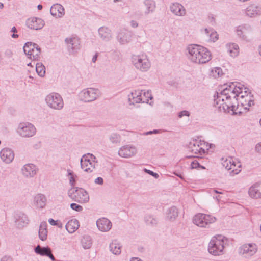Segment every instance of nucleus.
Wrapping results in <instances>:
<instances>
[{
	"label": "nucleus",
	"mask_w": 261,
	"mask_h": 261,
	"mask_svg": "<svg viewBox=\"0 0 261 261\" xmlns=\"http://www.w3.org/2000/svg\"><path fill=\"white\" fill-rule=\"evenodd\" d=\"M68 195L73 200L81 203L88 202L89 200L88 193L81 188H71L68 191Z\"/></svg>",
	"instance_id": "39448f33"
},
{
	"label": "nucleus",
	"mask_w": 261,
	"mask_h": 261,
	"mask_svg": "<svg viewBox=\"0 0 261 261\" xmlns=\"http://www.w3.org/2000/svg\"><path fill=\"white\" fill-rule=\"evenodd\" d=\"M213 196V198L216 199L217 202H219L222 198L219 194L216 195H214Z\"/></svg>",
	"instance_id": "e2e57ef3"
},
{
	"label": "nucleus",
	"mask_w": 261,
	"mask_h": 261,
	"mask_svg": "<svg viewBox=\"0 0 261 261\" xmlns=\"http://www.w3.org/2000/svg\"><path fill=\"white\" fill-rule=\"evenodd\" d=\"M0 157L4 162L9 164L14 160V153L11 149L4 148L0 151Z\"/></svg>",
	"instance_id": "a211bd4d"
},
{
	"label": "nucleus",
	"mask_w": 261,
	"mask_h": 261,
	"mask_svg": "<svg viewBox=\"0 0 261 261\" xmlns=\"http://www.w3.org/2000/svg\"><path fill=\"white\" fill-rule=\"evenodd\" d=\"M198 142H199V141L198 140L193 141V142H190L189 148H190L192 152L196 155L201 156L203 155V153H202L201 147Z\"/></svg>",
	"instance_id": "c756f323"
},
{
	"label": "nucleus",
	"mask_w": 261,
	"mask_h": 261,
	"mask_svg": "<svg viewBox=\"0 0 261 261\" xmlns=\"http://www.w3.org/2000/svg\"><path fill=\"white\" fill-rule=\"evenodd\" d=\"M239 105L244 107L245 109H249V107L254 105V100L251 93H245V95L240 96V98H238Z\"/></svg>",
	"instance_id": "f3484780"
},
{
	"label": "nucleus",
	"mask_w": 261,
	"mask_h": 261,
	"mask_svg": "<svg viewBox=\"0 0 261 261\" xmlns=\"http://www.w3.org/2000/svg\"><path fill=\"white\" fill-rule=\"evenodd\" d=\"M131 62L135 69L141 72H146L151 68V61L148 56L144 53L133 55Z\"/></svg>",
	"instance_id": "20e7f679"
},
{
	"label": "nucleus",
	"mask_w": 261,
	"mask_h": 261,
	"mask_svg": "<svg viewBox=\"0 0 261 261\" xmlns=\"http://www.w3.org/2000/svg\"><path fill=\"white\" fill-rule=\"evenodd\" d=\"M199 144V145L201 147V150L202 151V153L204 154L210 148L214 146V144H209L207 142H206L204 141H199L198 142Z\"/></svg>",
	"instance_id": "ea45409f"
},
{
	"label": "nucleus",
	"mask_w": 261,
	"mask_h": 261,
	"mask_svg": "<svg viewBox=\"0 0 261 261\" xmlns=\"http://www.w3.org/2000/svg\"><path fill=\"white\" fill-rule=\"evenodd\" d=\"M47 224L45 222L41 223L39 230V237L42 241H45L47 239Z\"/></svg>",
	"instance_id": "2f4dec72"
},
{
	"label": "nucleus",
	"mask_w": 261,
	"mask_h": 261,
	"mask_svg": "<svg viewBox=\"0 0 261 261\" xmlns=\"http://www.w3.org/2000/svg\"><path fill=\"white\" fill-rule=\"evenodd\" d=\"M70 207L77 212H81L83 210V207L82 206L76 204V203H71L70 204Z\"/></svg>",
	"instance_id": "3c124183"
},
{
	"label": "nucleus",
	"mask_w": 261,
	"mask_h": 261,
	"mask_svg": "<svg viewBox=\"0 0 261 261\" xmlns=\"http://www.w3.org/2000/svg\"><path fill=\"white\" fill-rule=\"evenodd\" d=\"M41 53V49L38 45V47H36L32 54H31V56L29 58L34 60H37L39 58V56Z\"/></svg>",
	"instance_id": "a18cd8bd"
},
{
	"label": "nucleus",
	"mask_w": 261,
	"mask_h": 261,
	"mask_svg": "<svg viewBox=\"0 0 261 261\" xmlns=\"http://www.w3.org/2000/svg\"><path fill=\"white\" fill-rule=\"evenodd\" d=\"M142 92L140 90H135L128 95V100L129 105H135L136 103L142 102Z\"/></svg>",
	"instance_id": "5701e85b"
},
{
	"label": "nucleus",
	"mask_w": 261,
	"mask_h": 261,
	"mask_svg": "<svg viewBox=\"0 0 261 261\" xmlns=\"http://www.w3.org/2000/svg\"><path fill=\"white\" fill-rule=\"evenodd\" d=\"M32 47L31 48L30 53H29V54L27 55L28 58H29V57L31 56V54H32L33 51H34V49H35L36 47H38V45L35 43H32Z\"/></svg>",
	"instance_id": "13d9d810"
},
{
	"label": "nucleus",
	"mask_w": 261,
	"mask_h": 261,
	"mask_svg": "<svg viewBox=\"0 0 261 261\" xmlns=\"http://www.w3.org/2000/svg\"><path fill=\"white\" fill-rule=\"evenodd\" d=\"M140 91L142 92V102L148 103L149 100L151 99L152 98V95L150 91L141 90Z\"/></svg>",
	"instance_id": "37998d69"
},
{
	"label": "nucleus",
	"mask_w": 261,
	"mask_h": 261,
	"mask_svg": "<svg viewBox=\"0 0 261 261\" xmlns=\"http://www.w3.org/2000/svg\"><path fill=\"white\" fill-rule=\"evenodd\" d=\"M248 30H250L249 26H247V27L245 26L239 27L237 29V35L240 37L244 38L246 31Z\"/></svg>",
	"instance_id": "79ce46f5"
},
{
	"label": "nucleus",
	"mask_w": 261,
	"mask_h": 261,
	"mask_svg": "<svg viewBox=\"0 0 261 261\" xmlns=\"http://www.w3.org/2000/svg\"><path fill=\"white\" fill-rule=\"evenodd\" d=\"M204 33L210 37V40L215 42L218 39V34L213 29L205 28L204 30Z\"/></svg>",
	"instance_id": "f704fd0d"
},
{
	"label": "nucleus",
	"mask_w": 261,
	"mask_h": 261,
	"mask_svg": "<svg viewBox=\"0 0 261 261\" xmlns=\"http://www.w3.org/2000/svg\"><path fill=\"white\" fill-rule=\"evenodd\" d=\"M67 176L69 177V184L71 186V188H74V186L75 185L76 179L77 176L70 169L67 170Z\"/></svg>",
	"instance_id": "58836bf2"
},
{
	"label": "nucleus",
	"mask_w": 261,
	"mask_h": 261,
	"mask_svg": "<svg viewBox=\"0 0 261 261\" xmlns=\"http://www.w3.org/2000/svg\"><path fill=\"white\" fill-rule=\"evenodd\" d=\"M178 216V211L175 206H172L168 208L166 213V218L171 221H174Z\"/></svg>",
	"instance_id": "473e14b6"
},
{
	"label": "nucleus",
	"mask_w": 261,
	"mask_h": 261,
	"mask_svg": "<svg viewBox=\"0 0 261 261\" xmlns=\"http://www.w3.org/2000/svg\"><path fill=\"white\" fill-rule=\"evenodd\" d=\"M187 57L193 63L204 64L212 59L211 52L205 47L197 44L189 45L187 48Z\"/></svg>",
	"instance_id": "f03ea898"
},
{
	"label": "nucleus",
	"mask_w": 261,
	"mask_h": 261,
	"mask_svg": "<svg viewBox=\"0 0 261 261\" xmlns=\"http://www.w3.org/2000/svg\"><path fill=\"white\" fill-rule=\"evenodd\" d=\"M137 152V148L133 145H126L119 148L118 154L124 158H129L134 156Z\"/></svg>",
	"instance_id": "4468645a"
},
{
	"label": "nucleus",
	"mask_w": 261,
	"mask_h": 261,
	"mask_svg": "<svg viewBox=\"0 0 261 261\" xmlns=\"http://www.w3.org/2000/svg\"><path fill=\"white\" fill-rule=\"evenodd\" d=\"M98 34L100 39L105 42L109 41L112 38L111 30L106 26L101 27L98 29Z\"/></svg>",
	"instance_id": "6ab92c4d"
},
{
	"label": "nucleus",
	"mask_w": 261,
	"mask_h": 261,
	"mask_svg": "<svg viewBox=\"0 0 261 261\" xmlns=\"http://www.w3.org/2000/svg\"><path fill=\"white\" fill-rule=\"evenodd\" d=\"M97 59V55L95 54V55L93 56L92 59V61L93 63H95Z\"/></svg>",
	"instance_id": "774afa93"
},
{
	"label": "nucleus",
	"mask_w": 261,
	"mask_h": 261,
	"mask_svg": "<svg viewBox=\"0 0 261 261\" xmlns=\"http://www.w3.org/2000/svg\"><path fill=\"white\" fill-rule=\"evenodd\" d=\"M50 12L53 16L61 18L65 14V9L61 5L56 4L51 7Z\"/></svg>",
	"instance_id": "b1692460"
},
{
	"label": "nucleus",
	"mask_w": 261,
	"mask_h": 261,
	"mask_svg": "<svg viewBox=\"0 0 261 261\" xmlns=\"http://www.w3.org/2000/svg\"><path fill=\"white\" fill-rule=\"evenodd\" d=\"M260 187V183L256 182L249 188L248 194L250 198L254 199L261 198V192L259 190Z\"/></svg>",
	"instance_id": "412c9836"
},
{
	"label": "nucleus",
	"mask_w": 261,
	"mask_h": 261,
	"mask_svg": "<svg viewBox=\"0 0 261 261\" xmlns=\"http://www.w3.org/2000/svg\"><path fill=\"white\" fill-rule=\"evenodd\" d=\"M47 256H48L53 261H55V258L54 256L51 254V251L50 252V253L48 254V255H47Z\"/></svg>",
	"instance_id": "69168bd1"
},
{
	"label": "nucleus",
	"mask_w": 261,
	"mask_h": 261,
	"mask_svg": "<svg viewBox=\"0 0 261 261\" xmlns=\"http://www.w3.org/2000/svg\"><path fill=\"white\" fill-rule=\"evenodd\" d=\"M226 48L230 56L232 58L237 57L239 53V47L234 43H229L226 45Z\"/></svg>",
	"instance_id": "bb28decb"
},
{
	"label": "nucleus",
	"mask_w": 261,
	"mask_h": 261,
	"mask_svg": "<svg viewBox=\"0 0 261 261\" xmlns=\"http://www.w3.org/2000/svg\"><path fill=\"white\" fill-rule=\"evenodd\" d=\"M47 106L55 110H61L64 107V101L62 96L58 93L48 94L45 98Z\"/></svg>",
	"instance_id": "423d86ee"
},
{
	"label": "nucleus",
	"mask_w": 261,
	"mask_h": 261,
	"mask_svg": "<svg viewBox=\"0 0 261 261\" xmlns=\"http://www.w3.org/2000/svg\"><path fill=\"white\" fill-rule=\"evenodd\" d=\"M65 41L70 53H74L77 51L80 48V41L79 38L77 37L67 38Z\"/></svg>",
	"instance_id": "2eb2a0df"
},
{
	"label": "nucleus",
	"mask_w": 261,
	"mask_h": 261,
	"mask_svg": "<svg viewBox=\"0 0 261 261\" xmlns=\"http://www.w3.org/2000/svg\"><path fill=\"white\" fill-rule=\"evenodd\" d=\"M215 217L205 214L199 213L195 215L193 222L194 224L200 227H208L209 225L214 223Z\"/></svg>",
	"instance_id": "9d476101"
},
{
	"label": "nucleus",
	"mask_w": 261,
	"mask_h": 261,
	"mask_svg": "<svg viewBox=\"0 0 261 261\" xmlns=\"http://www.w3.org/2000/svg\"><path fill=\"white\" fill-rule=\"evenodd\" d=\"M132 37V33L126 30H122L119 32L117 36V39L121 44H125L129 43Z\"/></svg>",
	"instance_id": "4be33fe9"
},
{
	"label": "nucleus",
	"mask_w": 261,
	"mask_h": 261,
	"mask_svg": "<svg viewBox=\"0 0 261 261\" xmlns=\"http://www.w3.org/2000/svg\"><path fill=\"white\" fill-rule=\"evenodd\" d=\"M223 74V71L220 67H215L211 70V75L215 78L220 77Z\"/></svg>",
	"instance_id": "49530a36"
},
{
	"label": "nucleus",
	"mask_w": 261,
	"mask_h": 261,
	"mask_svg": "<svg viewBox=\"0 0 261 261\" xmlns=\"http://www.w3.org/2000/svg\"><path fill=\"white\" fill-rule=\"evenodd\" d=\"M48 222L49 223L53 226L58 225V223L57 221L54 220L52 218H50L48 219Z\"/></svg>",
	"instance_id": "052dcab7"
},
{
	"label": "nucleus",
	"mask_w": 261,
	"mask_h": 261,
	"mask_svg": "<svg viewBox=\"0 0 261 261\" xmlns=\"http://www.w3.org/2000/svg\"><path fill=\"white\" fill-rule=\"evenodd\" d=\"M32 47V42H27L23 46V49L24 53L28 55L29 53H30L31 48Z\"/></svg>",
	"instance_id": "8fccbe9b"
},
{
	"label": "nucleus",
	"mask_w": 261,
	"mask_h": 261,
	"mask_svg": "<svg viewBox=\"0 0 261 261\" xmlns=\"http://www.w3.org/2000/svg\"><path fill=\"white\" fill-rule=\"evenodd\" d=\"M46 196L43 194H37L33 197L32 204L36 209L43 208L46 204Z\"/></svg>",
	"instance_id": "dca6fc26"
},
{
	"label": "nucleus",
	"mask_w": 261,
	"mask_h": 261,
	"mask_svg": "<svg viewBox=\"0 0 261 261\" xmlns=\"http://www.w3.org/2000/svg\"><path fill=\"white\" fill-rule=\"evenodd\" d=\"M254 151L261 155V142H258L255 145Z\"/></svg>",
	"instance_id": "603ef678"
},
{
	"label": "nucleus",
	"mask_w": 261,
	"mask_h": 261,
	"mask_svg": "<svg viewBox=\"0 0 261 261\" xmlns=\"http://www.w3.org/2000/svg\"><path fill=\"white\" fill-rule=\"evenodd\" d=\"M28 222L29 220L27 216L23 214H21L15 221L16 226L20 228L26 226L28 224Z\"/></svg>",
	"instance_id": "72a5a7b5"
},
{
	"label": "nucleus",
	"mask_w": 261,
	"mask_h": 261,
	"mask_svg": "<svg viewBox=\"0 0 261 261\" xmlns=\"http://www.w3.org/2000/svg\"><path fill=\"white\" fill-rule=\"evenodd\" d=\"M1 261H12V258L8 256H4L2 258Z\"/></svg>",
	"instance_id": "0e129e2a"
},
{
	"label": "nucleus",
	"mask_w": 261,
	"mask_h": 261,
	"mask_svg": "<svg viewBox=\"0 0 261 261\" xmlns=\"http://www.w3.org/2000/svg\"><path fill=\"white\" fill-rule=\"evenodd\" d=\"M100 95L99 89L94 88H87L82 90L79 94L81 101L90 102L95 100Z\"/></svg>",
	"instance_id": "6e6552de"
},
{
	"label": "nucleus",
	"mask_w": 261,
	"mask_h": 261,
	"mask_svg": "<svg viewBox=\"0 0 261 261\" xmlns=\"http://www.w3.org/2000/svg\"><path fill=\"white\" fill-rule=\"evenodd\" d=\"M143 4L145 7L144 13L148 15L153 13L156 9V3L154 0H144Z\"/></svg>",
	"instance_id": "cd10ccee"
},
{
	"label": "nucleus",
	"mask_w": 261,
	"mask_h": 261,
	"mask_svg": "<svg viewBox=\"0 0 261 261\" xmlns=\"http://www.w3.org/2000/svg\"><path fill=\"white\" fill-rule=\"evenodd\" d=\"M145 172L149 175L152 176L155 178H158L159 177V175L156 173L153 172L152 171H151L150 170H148L146 169H145Z\"/></svg>",
	"instance_id": "864d4df0"
},
{
	"label": "nucleus",
	"mask_w": 261,
	"mask_h": 261,
	"mask_svg": "<svg viewBox=\"0 0 261 261\" xmlns=\"http://www.w3.org/2000/svg\"><path fill=\"white\" fill-rule=\"evenodd\" d=\"M96 157L92 154L87 153L83 155L81 160V168L87 173H92L95 168L97 162Z\"/></svg>",
	"instance_id": "0eeeda50"
},
{
	"label": "nucleus",
	"mask_w": 261,
	"mask_h": 261,
	"mask_svg": "<svg viewBox=\"0 0 261 261\" xmlns=\"http://www.w3.org/2000/svg\"><path fill=\"white\" fill-rule=\"evenodd\" d=\"M96 225L99 230L101 232H108L112 228L111 222L106 218L98 219L96 221Z\"/></svg>",
	"instance_id": "aec40b11"
},
{
	"label": "nucleus",
	"mask_w": 261,
	"mask_h": 261,
	"mask_svg": "<svg viewBox=\"0 0 261 261\" xmlns=\"http://www.w3.org/2000/svg\"><path fill=\"white\" fill-rule=\"evenodd\" d=\"M130 261H143L142 259L138 257H132Z\"/></svg>",
	"instance_id": "338daca9"
},
{
	"label": "nucleus",
	"mask_w": 261,
	"mask_h": 261,
	"mask_svg": "<svg viewBox=\"0 0 261 261\" xmlns=\"http://www.w3.org/2000/svg\"><path fill=\"white\" fill-rule=\"evenodd\" d=\"M79 222L76 219L69 221L66 225V229L70 233L74 232L79 227Z\"/></svg>",
	"instance_id": "c85d7f7f"
},
{
	"label": "nucleus",
	"mask_w": 261,
	"mask_h": 261,
	"mask_svg": "<svg viewBox=\"0 0 261 261\" xmlns=\"http://www.w3.org/2000/svg\"><path fill=\"white\" fill-rule=\"evenodd\" d=\"M36 71L40 77H43L45 74V68L41 63H37L36 64Z\"/></svg>",
	"instance_id": "a19ab883"
},
{
	"label": "nucleus",
	"mask_w": 261,
	"mask_h": 261,
	"mask_svg": "<svg viewBox=\"0 0 261 261\" xmlns=\"http://www.w3.org/2000/svg\"><path fill=\"white\" fill-rule=\"evenodd\" d=\"M109 139L112 143H117L120 141V136L117 134L113 133L110 135Z\"/></svg>",
	"instance_id": "de8ad7c7"
},
{
	"label": "nucleus",
	"mask_w": 261,
	"mask_h": 261,
	"mask_svg": "<svg viewBox=\"0 0 261 261\" xmlns=\"http://www.w3.org/2000/svg\"><path fill=\"white\" fill-rule=\"evenodd\" d=\"M130 25L134 28H136L138 26V22L135 20H132L130 22Z\"/></svg>",
	"instance_id": "680f3d73"
},
{
	"label": "nucleus",
	"mask_w": 261,
	"mask_h": 261,
	"mask_svg": "<svg viewBox=\"0 0 261 261\" xmlns=\"http://www.w3.org/2000/svg\"><path fill=\"white\" fill-rule=\"evenodd\" d=\"M257 250L255 244H246L240 247V254L245 257H249L255 254Z\"/></svg>",
	"instance_id": "f8f14e48"
},
{
	"label": "nucleus",
	"mask_w": 261,
	"mask_h": 261,
	"mask_svg": "<svg viewBox=\"0 0 261 261\" xmlns=\"http://www.w3.org/2000/svg\"><path fill=\"white\" fill-rule=\"evenodd\" d=\"M35 251L36 253L40 254L41 255L47 256L48 255L50 252L51 251V249L47 247H41L39 245H38L35 248Z\"/></svg>",
	"instance_id": "e433bc0d"
},
{
	"label": "nucleus",
	"mask_w": 261,
	"mask_h": 261,
	"mask_svg": "<svg viewBox=\"0 0 261 261\" xmlns=\"http://www.w3.org/2000/svg\"><path fill=\"white\" fill-rule=\"evenodd\" d=\"M189 115H190L189 112L188 111H187L184 110V111H181L179 113L178 117L179 118H181L184 116H189Z\"/></svg>",
	"instance_id": "4d7b16f0"
},
{
	"label": "nucleus",
	"mask_w": 261,
	"mask_h": 261,
	"mask_svg": "<svg viewBox=\"0 0 261 261\" xmlns=\"http://www.w3.org/2000/svg\"><path fill=\"white\" fill-rule=\"evenodd\" d=\"M170 8L171 11L175 15L182 16L186 14V10L184 7L178 3L172 4Z\"/></svg>",
	"instance_id": "393cba45"
},
{
	"label": "nucleus",
	"mask_w": 261,
	"mask_h": 261,
	"mask_svg": "<svg viewBox=\"0 0 261 261\" xmlns=\"http://www.w3.org/2000/svg\"><path fill=\"white\" fill-rule=\"evenodd\" d=\"M38 170V168L35 165L31 163L25 164L21 169L22 175L27 178H33Z\"/></svg>",
	"instance_id": "9b49d317"
},
{
	"label": "nucleus",
	"mask_w": 261,
	"mask_h": 261,
	"mask_svg": "<svg viewBox=\"0 0 261 261\" xmlns=\"http://www.w3.org/2000/svg\"><path fill=\"white\" fill-rule=\"evenodd\" d=\"M232 161V159H231V158L227 159L222 163L223 166L227 170H231L230 165H231Z\"/></svg>",
	"instance_id": "09e8293b"
},
{
	"label": "nucleus",
	"mask_w": 261,
	"mask_h": 261,
	"mask_svg": "<svg viewBox=\"0 0 261 261\" xmlns=\"http://www.w3.org/2000/svg\"><path fill=\"white\" fill-rule=\"evenodd\" d=\"M16 132L22 137L29 138L35 135L36 129L33 124L28 122H23L18 124Z\"/></svg>",
	"instance_id": "1a4fd4ad"
},
{
	"label": "nucleus",
	"mask_w": 261,
	"mask_h": 261,
	"mask_svg": "<svg viewBox=\"0 0 261 261\" xmlns=\"http://www.w3.org/2000/svg\"><path fill=\"white\" fill-rule=\"evenodd\" d=\"M144 220L146 223L149 225L154 226L157 223V220L151 215H146Z\"/></svg>",
	"instance_id": "c03bdc74"
},
{
	"label": "nucleus",
	"mask_w": 261,
	"mask_h": 261,
	"mask_svg": "<svg viewBox=\"0 0 261 261\" xmlns=\"http://www.w3.org/2000/svg\"><path fill=\"white\" fill-rule=\"evenodd\" d=\"M199 167H200V164L196 160H194L191 162V167L192 169H196Z\"/></svg>",
	"instance_id": "5fc2aeb1"
},
{
	"label": "nucleus",
	"mask_w": 261,
	"mask_h": 261,
	"mask_svg": "<svg viewBox=\"0 0 261 261\" xmlns=\"http://www.w3.org/2000/svg\"><path fill=\"white\" fill-rule=\"evenodd\" d=\"M248 92L246 88L240 83H231L226 85L220 92L214 95V106L220 112H232L233 114L240 112L238 110L239 107L238 98L245 95Z\"/></svg>",
	"instance_id": "f257e3e1"
},
{
	"label": "nucleus",
	"mask_w": 261,
	"mask_h": 261,
	"mask_svg": "<svg viewBox=\"0 0 261 261\" xmlns=\"http://www.w3.org/2000/svg\"><path fill=\"white\" fill-rule=\"evenodd\" d=\"M228 244V239L222 235L212 238L208 244V251L214 256H220L225 253L224 249Z\"/></svg>",
	"instance_id": "7ed1b4c3"
},
{
	"label": "nucleus",
	"mask_w": 261,
	"mask_h": 261,
	"mask_svg": "<svg viewBox=\"0 0 261 261\" xmlns=\"http://www.w3.org/2000/svg\"><path fill=\"white\" fill-rule=\"evenodd\" d=\"M81 243L84 249H88L92 246V240L89 236H84L81 240Z\"/></svg>",
	"instance_id": "c9c22d12"
},
{
	"label": "nucleus",
	"mask_w": 261,
	"mask_h": 261,
	"mask_svg": "<svg viewBox=\"0 0 261 261\" xmlns=\"http://www.w3.org/2000/svg\"><path fill=\"white\" fill-rule=\"evenodd\" d=\"M111 252L115 255H119L121 252V245L116 240L113 241L109 245Z\"/></svg>",
	"instance_id": "7c9ffc66"
},
{
	"label": "nucleus",
	"mask_w": 261,
	"mask_h": 261,
	"mask_svg": "<svg viewBox=\"0 0 261 261\" xmlns=\"http://www.w3.org/2000/svg\"><path fill=\"white\" fill-rule=\"evenodd\" d=\"M210 193L213 195H215V194H223V193L222 192L218 191L217 190L215 189H211L210 191Z\"/></svg>",
	"instance_id": "bf43d9fd"
},
{
	"label": "nucleus",
	"mask_w": 261,
	"mask_h": 261,
	"mask_svg": "<svg viewBox=\"0 0 261 261\" xmlns=\"http://www.w3.org/2000/svg\"><path fill=\"white\" fill-rule=\"evenodd\" d=\"M231 172L234 174H238L241 171V165L239 162H235L233 159L230 165Z\"/></svg>",
	"instance_id": "4c0bfd02"
},
{
	"label": "nucleus",
	"mask_w": 261,
	"mask_h": 261,
	"mask_svg": "<svg viewBox=\"0 0 261 261\" xmlns=\"http://www.w3.org/2000/svg\"><path fill=\"white\" fill-rule=\"evenodd\" d=\"M25 24L30 29L38 30L41 29L44 27L45 22L40 18L33 17L28 18L26 20Z\"/></svg>",
	"instance_id": "ddd939ff"
},
{
	"label": "nucleus",
	"mask_w": 261,
	"mask_h": 261,
	"mask_svg": "<svg viewBox=\"0 0 261 261\" xmlns=\"http://www.w3.org/2000/svg\"><path fill=\"white\" fill-rule=\"evenodd\" d=\"M261 7L255 4L249 5L246 9V14L247 16L252 17L260 15Z\"/></svg>",
	"instance_id": "a878e982"
},
{
	"label": "nucleus",
	"mask_w": 261,
	"mask_h": 261,
	"mask_svg": "<svg viewBox=\"0 0 261 261\" xmlns=\"http://www.w3.org/2000/svg\"><path fill=\"white\" fill-rule=\"evenodd\" d=\"M94 183L97 185H102L103 184V179L102 177H98L95 179Z\"/></svg>",
	"instance_id": "6e6d98bb"
}]
</instances>
